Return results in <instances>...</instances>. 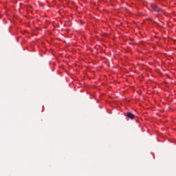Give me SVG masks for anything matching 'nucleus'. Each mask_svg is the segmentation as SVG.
<instances>
[{
  "mask_svg": "<svg viewBox=\"0 0 176 176\" xmlns=\"http://www.w3.org/2000/svg\"><path fill=\"white\" fill-rule=\"evenodd\" d=\"M151 8L154 12H163V10H162V8L157 7V6L155 4H151Z\"/></svg>",
  "mask_w": 176,
  "mask_h": 176,
  "instance_id": "nucleus-1",
  "label": "nucleus"
},
{
  "mask_svg": "<svg viewBox=\"0 0 176 176\" xmlns=\"http://www.w3.org/2000/svg\"><path fill=\"white\" fill-rule=\"evenodd\" d=\"M126 118H129V119H131V120H133L134 118H135V116H134V114H133L131 112H127L126 113Z\"/></svg>",
  "mask_w": 176,
  "mask_h": 176,
  "instance_id": "nucleus-2",
  "label": "nucleus"
}]
</instances>
